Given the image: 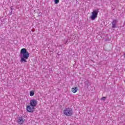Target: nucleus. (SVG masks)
<instances>
[{
    "label": "nucleus",
    "instance_id": "39448f33",
    "mask_svg": "<svg viewBox=\"0 0 125 125\" xmlns=\"http://www.w3.org/2000/svg\"><path fill=\"white\" fill-rule=\"evenodd\" d=\"M26 110L28 112L32 113L35 110V107L30 104L26 106Z\"/></svg>",
    "mask_w": 125,
    "mask_h": 125
},
{
    "label": "nucleus",
    "instance_id": "20e7f679",
    "mask_svg": "<svg viewBox=\"0 0 125 125\" xmlns=\"http://www.w3.org/2000/svg\"><path fill=\"white\" fill-rule=\"evenodd\" d=\"M38 104V100L36 99H32L30 101V106H32L33 107H36V106Z\"/></svg>",
    "mask_w": 125,
    "mask_h": 125
},
{
    "label": "nucleus",
    "instance_id": "f257e3e1",
    "mask_svg": "<svg viewBox=\"0 0 125 125\" xmlns=\"http://www.w3.org/2000/svg\"><path fill=\"white\" fill-rule=\"evenodd\" d=\"M29 52L27 51L26 48H22L21 50V62H27V59L29 58Z\"/></svg>",
    "mask_w": 125,
    "mask_h": 125
},
{
    "label": "nucleus",
    "instance_id": "9d476101",
    "mask_svg": "<svg viewBox=\"0 0 125 125\" xmlns=\"http://www.w3.org/2000/svg\"><path fill=\"white\" fill-rule=\"evenodd\" d=\"M55 3L57 4V3H59V0H54Z\"/></svg>",
    "mask_w": 125,
    "mask_h": 125
},
{
    "label": "nucleus",
    "instance_id": "9b49d317",
    "mask_svg": "<svg viewBox=\"0 0 125 125\" xmlns=\"http://www.w3.org/2000/svg\"><path fill=\"white\" fill-rule=\"evenodd\" d=\"M101 99L102 100H105L106 99V97H102Z\"/></svg>",
    "mask_w": 125,
    "mask_h": 125
},
{
    "label": "nucleus",
    "instance_id": "1a4fd4ad",
    "mask_svg": "<svg viewBox=\"0 0 125 125\" xmlns=\"http://www.w3.org/2000/svg\"><path fill=\"white\" fill-rule=\"evenodd\" d=\"M112 28H116V22L113 21L112 23Z\"/></svg>",
    "mask_w": 125,
    "mask_h": 125
},
{
    "label": "nucleus",
    "instance_id": "f8f14e48",
    "mask_svg": "<svg viewBox=\"0 0 125 125\" xmlns=\"http://www.w3.org/2000/svg\"><path fill=\"white\" fill-rule=\"evenodd\" d=\"M68 42V41H67L66 42H64V43H67Z\"/></svg>",
    "mask_w": 125,
    "mask_h": 125
},
{
    "label": "nucleus",
    "instance_id": "f03ea898",
    "mask_svg": "<svg viewBox=\"0 0 125 125\" xmlns=\"http://www.w3.org/2000/svg\"><path fill=\"white\" fill-rule=\"evenodd\" d=\"M98 12H99V10L95 9L93 10V11L91 13V16H90V19L93 21L95 20L96 18H97V16L98 15Z\"/></svg>",
    "mask_w": 125,
    "mask_h": 125
},
{
    "label": "nucleus",
    "instance_id": "ddd939ff",
    "mask_svg": "<svg viewBox=\"0 0 125 125\" xmlns=\"http://www.w3.org/2000/svg\"><path fill=\"white\" fill-rule=\"evenodd\" d=\"M124 57H125V54H124Z\"/></svg>",
    "mask_w": 125,
    "mask_h": 125
},
{
    "label": "nucleus",
    "instance_id": "0eeeda50",
    "mask_svg": "<svg viewBox=\"0 0 125 125\" xmlns=\"http://www.w3.org/2000/svg\"><path fill=\"white\" fill-rule=\"evenodd\" d=\"M78 90H79V89L77 86H73L71 88V91L73 93H76V92H78Z\"/></svg>",
    "mask_w": 125,
    "mask_h": 125
},
{
    "label": "nucleus",
    "instance_id": "6e6552de",
    "mask_svg": "<svg viewBox=\"0 0 125 125\" xmlns=\"http://www.w3.org/2000/svg\"><path fill=\"white\" fill-rule=\"evenodd\" d=\"M30 96H34L35 95V91L31 90L30 91Z\"/></svg>",
    "mask_w": 125,
    "mask_h": 125
},
{
    "label": "nucleus",
    "instance_id": "7ed1b4c3",
    "mask_svg": "<svg viewBox=\"0 0 125 125\" xmlns=\"http://www.w3.org/2000/svg\"><path fill=\"white\" fill-rule=\"evenodd\" d=\"M63 114L65 116H67L68 117L72 116L74 112H73V109L70 108H65L63 110Z\"/></svg>",
    "mask_w": 125,
    "mask_h": 125
},
{
    "label": "nucleus",
    "instance_id": "423d86ee",
    "mask_svg": "<svg viewBox=\"0 0 125 125\" xmlns=\"http://www.w3.org/2000/svg\"><path fill=\"white\" fill-rule=\"evenodd\" d=\"M25 122H26V120L23 119L22 117H19L17 120V123L19 125H22L24 124V123H25Z\"/></svg>",
    "mask_w": 125,
    "mask_h": 125
}]
</instances>
